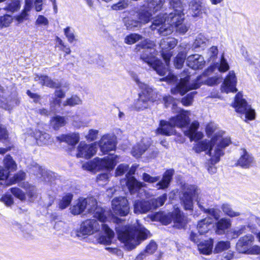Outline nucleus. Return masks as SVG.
<instances>
[{"label":"nucleus","mask_w":260,"mask_h":260,"mask_svg":"<svg viewBox=\"0 0 260 260\" xmlns=\"http://www.w3.org/2000/svg\"><path fill=\"white\" fill-rule=\"evenodd\" d=\"M206 132L208 137L213 135L211 140L200 141L193 148L198 153L208 150L207 153L211 157V163L214 165L220 160V157L224 154V149L231 143V140L230 137L225 136L224 132L219 130L214 123L208 124Z\"/></svg>","instance_id":"f257e3e1"},{"label":"nucleus","mask_w":260,"mask_h":260,"mask_svg":"<svg viewBox=\"0 0 260 260\" xmlns=\"http://www.w3.org/2000/svg\"><path fill=\"white\" fill-rule=\"evenodd\" d=\"M169 14L160 13L154 18L151 25L152 30L156 29L160 25L161 26L158 29V33L161 36H168L172 33L175 28L177 32L180 34H185L189 26L183 23L184 14L183 6H175Z\"/></svg>","instance_id":"f03ea898"},{"label":"nucleus","mask_w":260,"mask_h":260,"mask_svg":"<svg viewBox=\"0 0 260 260\" xmlns=\"http://www.w3.org/2000/svg\"><path fill=\"white\" fill-rule=\"evenodd\" d=\"M154 46V44L152 41L146 39L138 44L136 49L141 52V59L152 68L158 75H167V77L163 78L161 80L170 83L174 81L176 79V77L171 74L169 69L164 66L161 62L156 58V51Z\"/></svg>","instance_id":"7ed1b4c3"},{"label":"nucleus","mask_w":260,"mask_h":260,"mask_svg":"<svg viewBox=\"0 0 260 260\" xmlns=\"http://www.w3.org/2000/svg\"><path fill=\"white\" fill-rule=\"evenodd\" d=\"M119 240L124 244L127 250L136 248L149 237L150 233L138 220L131 225L123 226L117 223L115 227Z\"/></svg>","instance_id":"20e7f679"},{"label":"nucleus","mask_w":260,"mask_h":260,"mask_svg":"<svg viewBox=\"0 0 260 260\" xmlns=\"http://www.w3.org/2000/svg\"><path fill=\"white\" fill-rule=\"evenodd\" d=\"M200 189L195 185L184 184L182 189V195L181 197L182 205L186 210H192L193 198L196 199L199 208L205 213L213 217L215 220L220 217V211L212 208L206 209L205 207V196L200 194Z\"/></svg>","instance_id":"39448f33"},{"label":"nucleus","mask_w":260,"mask_h":260,"mask_svg":"<svg viewBox=\"0 0 260 260\" xmlns=\"http://www.w3.org/2000/svg\"><path fill=\"white\" fill-rule=\"evenodd\" d=\"M213 71V67L209 68L202 75L199 76L191 83L189 82L190 77L189 76L181 78L179 83L175 88L171 89L172 93L173 94L179 93L181 95H183L190 89H196L199 88L201 84L203 83L209 86H213L219 83L221 81L220 77H208Z\"/></svg>","instance_id":"423d86ee"},{"label":"nucleus","mask_w":260,"mask_h":260,"mask_svg":"<svg viewBox=\"0 0 260 260\" xmlns=\"http://www.w3.org/2000/svg\"><path fill=\"white\" fill-rule=\"evenodd\" d=\"M70 209L71 213L75 215L81 214L86 209L88 213L92 214L93 217L99 221L105 222L107 221L108 212L98 205L96 199L93 197L79 198Z\"/></svg>","instance_id":"0eeeda50"},{"label":"nucleus","mask_w":260,"mask_h":260,"mask_svg":"<svg viewBox=\"0 0 260 260\" xmlns=\"http://www.w3.org/2000/svg\"><path fill=\"white\" fill-rule=\"evenodd\" d=\"M151 219L154 221H159L164 224L167 225L174 222V226L177 229L184 228L186 224V217L179 208L175 209L174 211L168 215L162 212H157L152 215Z\"/></svg>","instance_id":"6e6552de"},{"label":"nucleus","mask_w":260,"mask_h":260,"mask_svg":"<svg viewBox=\"0 0 260 260\" xmlns=\"http://www.w3.org/2000/svg\"><path fill=\"white\" fill-rule=\"evenodd\" d=\"M165 2L164 0H148L145 2L138 12L141 23L145 24L149 22L155 13L163 9Z\"/></svg>","instance_id":"1a4fd4ad"},{"label":"nucleus","mask_w":260,"mask_h":260,"mask_svg":"<svg viewBox=\"0 0 260 260\" xmlns=\"http://www.w3.org/2000/svg\"><path fill=\"white\" fill-rule=\"evenodd\" d=\"M167 199L166 193L163 194L156 199L150 200L138 199L134 203V212L136 214H145L162 206Z\"/></svg>","instance_id":"9d476101"},{"label":"nucleus","mask_w":260,"mask_h":260,"mask_svg":"<svg viewBox=\"0 0 260 260\" xmlns=\"http://www.w3.org/2000/svg\"><path fill=\"white\" fill-rule=\"evenodd\" d=\"M118 158V156L116 155H110L103 158L96 157L92 160L84 164L82 167L90 171L104 169L112 170L116 166Z\"/></svg>","instance_id":"9b49d317"},{"label":"nucleus","mask_w":260,"mask_h":260,"mask_svg":"<svg viewBox=\"0 0 260 260\" xmlns=\"http://www.w3.org/2000/svg\"><path fill=\"white\" fill-rule=\"evenodd\" d=\"M234 107L237 112L244 115L245 119L252 120L254 118V111L247 104L246 101L242 99V95L240 93L236 95Z\"/></svg>","instance_id":"f8f14e48"},{"label":"nucleus","mask_w":260,"mask_h":260,"mask_svg":"<svg viewBox=\"0 0 260 260\" xmlns=\"http://www.w3.org/2000/svg\"><path fill=\"white\" fill-rule=\"evenodd\" d=\"M177 43V40L173 38L162 39L160 42L159 45L161 49V55L165 61L166 67L169 69L170 60L172 56V51L170 50L176 46Z\"/></svg>","instance_id":"ddd939ff"},{"label":"nucleus","mask_w":260,"mask_h":260,"mask_svg":"<svg viewBox=\"0 0 260 260\" xmlns=\"http://www.w3.org/2000/svg\"><path fill=\"white\" fill-rule=\"evenodd\" d=\"M136 168L137 166L134 165L130 168L128 172L126 175L127 179L126 183L131 194H134L137 192H139V194H142L145 192V191L141 188L143 187V183L138 181L135 177L132 176L135 174Z\"/></svg>","instance_id":"4468645a"},{"label":"nucleus","mask_w":260,"mask_h":260,"mask_svg":"<svg viewBox=\"0 0 260 260\" xmlns=\"http://www.w3.org/2000/svg\"><path fill=\"white\" fill-rule=\"evenodd\" d=\"M112 209L113 212L121 216H125L129 212L128 201L125 197L115 198L112 201Z\"/></svg>","instance_id":"2eb2a0df"},{"label":"nucleus","mask_w":260,"mask_h":260,"mask_svg":"<svg viewBox=\"0 0 260 260\" xmlns=\"http://www.w3.org/2000/svg\"><path fill=\"white\" fill-rule=\"evenodd\" d=\"M101 225L95 219H87L83 221L79 230L77 231V236L80 237L82 236L89 235L100 230Z\"/></svg>","instance_id":"dca6fc26"},{"label":"nucleus","mask_w":260,"mask_h":260,"mask_svg":"<svg viewBox=\"0 0 260 260\" xmlns=\"http://www.w3.org/2000/svg\"><path fill=\"white\" fill-rule=\"evenodd\" d=\"M131 76L136 82L140 90L139 96L141 98V100H144V99H146L148 100V101H153L154 91L153 88L148 84L140 81L136 74H132Z\"/></svg>","instance_id":"f3484780"},{"label":"nucleus","mask_w":260,"mask_h":260,"mask_svg":"<svg viewBox=\"0 0 260 260\" xmlns=\"http://www.w3.org/2000/svg\"><path fill=\"white\" fill-rule=\"evenodd\" d=\"M188 6L194 17H200L203 13L207 14L209 10L204 0H190Z\"/></svg>","instance_id":"a211bd4d"},{"label":"nucleus","mask_w":260,"mask_h":260,"mask_svg":"<svg viewBox=\"0 0 260 260\" xmlns=\"http://www.w3.org/2000/svg\"><path fill=\"white\" fill-rule=\"evenodd\" d=\"M96 152L95 144H87L84 142H81L77 147V157L89 158L93 156Z\"/></svg>","instance_id":"6ab92c4d"},{"label":"nucleus","mask_w":260,"mask_h":260,"mask_svg":"<svg viewBox=\"0 0 260 260\" xmlns=\"http://www.w3.org/2000/svg\"><path fill=\"white\" fill-rule=\"evenodd\" d=\"M190 112L182 110L175 117L170 118V121L175 127L183 128L188 126L190 123Z\"/></svg>","instance_id":"aec40b11"},{"label":"nucleus","mask_w":260,"mask_h":260,"mask_svg":"<svg viewBox=\"0 0 260 260\" xmlns=\"http://www.w3.org/2000/svg\"><path fill=\"white\" fill-rule=\"evenodd\" d=\"M237 78L234 71H230L228 75L224 80L221 87L222 92H236L237 91L236 88Z\"/></svg>","instance_id":"412c9836"},{"label":"nucleus","mask_w":260,"mask_h":260,"mask_svg":"<svg viewBox=\"0 0 260 260\" xmlns=\"http://www.w3.org/2000/svg\"><path fill=\"white\" fill-rule=\"evenodd\" d=\"M25 135L34 137L39 146L47 145L51 142L50 135L44 132L37 130L34 131L30 128L27 130Z\"/></svg>","instance_id":"4be33fe9"},{"label":"nucleus","mask_w":260,"mask_h":260,"mask_svg":"<svg viewBox=\"0 0 260 260\" xmlns=\"http://www.w3.org/2000/svg\"><path fill=\"white\" fill-rule=\"evenodd\" d=\"M254 237L252 235H247L240 238L236 244V249L240 253L248 252L253 244Z\"/></svg>","instance_id":"5701e85b"},{"label":"nucleus","mask_w":260,"mask_h":260,"mask_svg":"<svg viewBox=\"0 0 260 260\" xmlns=\"http://www.w3.org/2000/svg\"><path fill=\"white\" fill-rule=\"evenodd\" d=\"M101 151L104 154L114 150L116 143L113 137L109 135L103 136L99 142Z\"/></svg>","instance_id":"b1692460"},{"label":"nucleus","mask_w":260,"mask_h":260,"mask_svg":"<svg viewBox=\"0 0 260 260\" xmlns=\"http://www.w3.org/2000/svg\"><path fill=\"white\" fill-rule=\"evenodd\" d=\"M30 172L45 182H51L53 180L54 174L52 172L43 169L37 164L30 169Z\"/></svg>","instance_id":"393cba45"},{"label":"nucleus","mask_w":260,"mask_h":260,"mask_svg":"<svg viewBox=\"0 0 260 260\" xmlns=\"http://www.w3.org/2000/svg\"><path fill=\"white\" fill-rule=\"evenodd\" d=\"M103 233L98 238V242L104 245H110L115 235L114 231L110 228L108 225L103 223L102 224Z\"/></svg>","instance_id":"a878e982"},{"label":"nucleus","mask_w":260,"mask_h":260,"mask_svg":"<svg viewBox=\"0 0 260 260\" xmlns=\"http://www.w3.org/2000/svg\"><path fill=\"white\" fill-rule=\"evenodd\" d=\"M150 145L148 139L143 138L133 147L131 153L136 158H139L148 149Z\"/></svg>","instance_id":"bb28decb"},{"label":"nucleus","mask_w":260,"mask_h":260,"mask_svg":"<svg viewBox=\"0 0 260 260\" xmlns=\"http://www.w3.org/2000/svg\"><path fill=\"white\" fill-rule=\"evenodd\" d=\"M199 127V123L197 121H193L188 128L184 131L186 136L189 138L191 141H197L203 137L202 133L198 132Z\"/></svg>","instance_id":"cd10ccee"},{"label":"nucleus","mask_w":260,"mask_h":260,"mask_svg":"<svg viewBox=\"0 0 260 260\" xmlns=\"http://www.w3.org/2000/svg\"><path fill=\"white\" fill-rule=\"evenodd\" d=\"M205 63L204 57L197 54L189 56L186 59L187 66L194 70L203 68Z\"/></svg>","instance_id":"c85d7f7f"},{"label":"nucleus","mask_w":260,"mask_h":260,"mask_svg":"<svg viewBox=\"0 0 260 260\" xmlns=\"http://www.w3.org/2000/svg\"><path fill=\"white\" fill-rule=\"evenodd\" d=\"M242 154L236 164L244 169H248L254 164V158L246 150H242Z\"/></svg>","instance_id":"c756f323"},{"label":"nucleus","mask_w":260,"mask_h":260,"mask_svg":"<svg viewBox=\"0 0 260 260\" xmlns=\"http://www.w3.org/2000/svg\"><path fill=\"white\" fill-rule=\"evenodd\" d=\"M34 79L42 85L50 88H55L60 86V84L58 81L52 80L50 77L46 75H36Z\"/></svg>","instance_id":"7c9ffc66"},{"label":"nucleus","mask_w":260,"mask_h":260,"mask_svg":"<svg viewBox=\"0 0 260 260\" xmlns=\"http://www.w3.org/2000/svg\"><path fill=\"white\" fill-rule=\"evenodd\" d=\"M1 105L3 108L10 111L14 107L19 104L20 101L17 96L6 98L3 96H0Z\"/></svg>","instance_id":"2f4dec72"},{"label":"nucleus","mask_w":260,"mask_h":260,"mask_svg":"<svg viewBox=\"0 0 260 260\" xmlns=\"http://www.w3.org/2000/svg\"><path fill=\"white\" fill-rule=\"evenodd\" d=\"M175 126L172 124L170 120L166 121L161 120L160 121L159 127L156 129V133L164 135L170 136L175 133L174 129Z\"/></svg>","instance_id":"473e14b6"},{"label":"nucleus","mask_w":260,"mask_h":260,"mask_svg":"<svg viewBox=\"0 0 260 260\" xmlns=\"http://www.w3.org/2000/svg\"><path fill=\"white\" fill-rule=\"evenodd\" d=\"M174 172L172 169L166 171L163 175L162 179L156 183L155 187L158 189H164L167 188L171 181Z\"/></svg>","instance_id":"72a5a7b5"},{"label":"nucleus","mask_w":260,"mask_h":260,"mask_svg":"<svg viewBox=\"0 0 260 260\" xmlns=\"http://www.w3.org/2000/svg\"><path fill=\"white\" fill-rule=\"evenodd\" d=\"M56 139L60 142H65L69 145L74 146L79 142L80 137L77 133H71L57 136Z\"/></svg>","instance_id":"f704fd0d"},{"label":"nucleus","mask_w":260,"mask_h":260,"mask_svg":"<svg viewBox=\"0 0 260 260\" xmlns=\"http://www.w3.org/2000/svg\"><path fill=\"white\" fill-rule=\"evenodd\" d=\"M213 219L207 217L200 220L198 224L197 229L200 235L206 233L212 226Z\"/></svg>","instance_id":"c9c22d12"},{"label":"nucleus","mask_w":260,"mask_h":260,"mask_svg":"<svg viewBox=\"0 0 260 260\" xmlns=\"http://www.w3.org/2000/svg\"><path fill=\"white\" fill-rule=\"evenodd\" d=\"M213 241L210 239L204 241L198 244V250L201 253L205 255H209L212 253Z\"/></svg>","instance_id":"e433bc0d"},{"label":"nucleus","mask_w":260,"mask_h":260,"mask_svg":"<svg viewBox=\"0 0 260 260\" xmlns=\"http://www.w3.org/2000/svg\"><path fill=\"white\" fill-rule=\"evenodd\" d=\"M209 38L203 34H199L196 37L193 46L194 48H201L204 49L209 44Z\"/></svg>","instance_id":"4c0bfd02"},{"label":"nucleus","mask_w":260,"mask_h":260,"mask_svg":"<svg viewBox=\"0 0 260 260\" xmlns=\"http://www.w3.org/2000/svg\"><path fill=\"white\" fill-rule=\"evenodd\" d=\"M33 0H25V6L21 13L16 16L15 19L19 23L26 20L29 12L32 7Z\"/></svg>","instance_id":"58836bf2"},{"label":"nucleus","mask_w":260,"mask_h":260,"mask_svg":"<svg viewBox=\"0 0 260 260\" xmlns=\"http://www.w3.org/2000/svg\"><path fill=\"white\" fill-rule=\"evenodd\" d=\"M21 187L26 190V194L30 202H33L37 198V189L35 186L30 185L28 182H23L21 185Z\"/></svg>","instance_id":"ea45409f"},{"label":"nucleus","mask_w":260,"mask_h":260,"mask_svg":"<svg viewBox=\"0 0 260 260\" xmlns=\"http://www.w3.org/2000/svg\"><path fill=\"white\" fill-rule=\"evenodd\" d=\"M231 223L230 219L223 218H221L216 223V231L218 234H222L225 230L231 226Z\"/></svg>","instance_id":"a19ab883"},{"label":"nucleus","mask_w":260,"mask_h":260,"mask_svg":"<svg viewBox=\"0 0 260 260\" xmlns=\"http://www.w3.org/2000/svg\"><path fill=\"white\" fill-rule=\"evenodd\" d=\"M51 125L55 130L58 129L60 127L64 126L67 123L65 117L60 116H56L52 118Z\"/></svg>","instance_id":"79ce46f5"},{"label":"nucleus","mask_w":260,"mask_h":260,"mask_svg":"<svg viewBox=\"0 0 260 260\" xmlns=\"http://www.w3.org/2000/svg\"><path fill=\"white\" fill-rule=\"evenodd\" d=\"M4 164L7 170L3 169V170L7 171L8 174L9 172L8 170L14 171L16 169L17 165L12 157L9 155H7L4 159Z\"/></svg>","instance_id":"37998d69"},{"label":"nucleus","mask_w":260,"mask_h":260,"mask_svg":"<svg viewBox=\"0 0 260 260\" xmlns=\"http://www.w3.org/2000/svg\"><path fill=\"white\" fill-rule=\"evenodd\" d=\"M20 8V2L19 0H11L7 3L6 6L4 8L5 10L14 12Z\"/></svg>","instance_id":"c03bdc74"},{"label":"nucleus","mask_w":260,"mask_h":260,"mask_svg":"<svg viewBox=\"0 0 260 260\" xmlns=\"http://www.w3.org/2000/svg\"><path fill=\"white\" fill-rule=\"evenodd\" d=\"M25 178V173L22 171H19L9 181H6V185H10L11 184H16L24 180Z\"/></svg>","instance_id":"a18cd8bd"},{"label":"nucleus","mask_w":260,"mask_h":260,"mask_svg":"<svg viewBox=\"0 0 260 260\" xmlns=\"http://www.w3.org/2000/svg\"><path fill=\"white\" fill-rule=\"evenodd\" d=\"M73 199V194L70 193H67L58 203V207L61 209H64L69 206Z\"/></svg>","instance_id":"49530a36"},{"label":"nucleus","mask_w":260,"mask_h":260,"mask_svg":"<svg viewBox=\"0 0 260 260\" xmlns=\"http://www.w3.org/2000/svg\"><path fill=\"white\" fill-rule=\"evenodd\" d=\"M12 17L8 14L0 16V29L8 27L13 22Z\"/></svg>","instance_id":"de8ad7c7"},{"label":"nucleus","mask_w":260,"mask_h":260,"mask_svg":"<svg viewBox=\"0 0 260 260\" xmlns=\"http://www.w3.org/2000/svg\"><path fill=\"white\" fill-rule=\"evenodd\" d=\"M186 54L184 52H181L178 54L174 59V66L177 69H180L183 67Z\"/></svg>","instance_id":"09e8293b"},{"label":"nucleus","mask_w":260,"mask_h":260,"mask_svg":"<svg viewBox=\"0 0 260 260\" xmlns=\"http://www.w3.org/2000/svg\"><path fill=\"white\" fill-rule=\"evenodd\" d=\"M221 208L224 213L231 217L238 216L240 215L239 212L234 211L229 204H223Z\"/></svg>","instance_id":"8fccbe9b"},{"label":"nucleus","mask_w":260,"mask_h":260,"mask_svg":"<svg viewBox=\"0 0 260 260\" xmlns=\"http://www.w3.org/2000/svg\"><path fill=\"white\" fill-rule=\"evenodd\" d=\"M141 22L139 20H136L129 18L125 22V25L127 29L129 30H135L138 29L141 26Z\"/></svg>","instance_id":"3c124183"},{"label":"nucleus","mask_w":260,"mask_h":260,"mask_svg":"<svg viewBox=\"0 0 260 260\" xmlns=\"http://www.w3.org/2000/svg\"><path fill=\"white\" fill-rule=\"evenodd\" d=\"M230 247V243L229 241H219L215 245L214 252L218 253L228 250Z\"/></svg>","instance_id":"603ef678"},{"label":"nucleus","mask_w":260,"mask_h":260,"mask_svg":"<svg viewBox=\"0 0 260 260\" xmlns=\"http://www.w3.org/2000/svg\"><path fill=\"white\" fill-rule=\"evenodd\" d=\"M82 103L81 99L76 95H72L70 98L67 99L63 103V106H74Z\"/></svg>","instance_id":"864d4df0"},{"label":"nucleus","mask_w":260,"mask_h":260,"mask_svg":"<svg viewBox=\"0 0 260 260\" xmlns=\"http://www.w3.org/2000/svg\"><path fill=\"white\" fill-rule=\"evenodd\" d=\"M10 190L12 194L16 198L22 201L25 200L26 194L20 188L13 187L10 188Z\"/></svg>","instance_id":"5fc2aeb1"},{"label":"nucleus","mask_w":260,"mask_h":260,"mask_svg":"<svg viewBox=\"0 0 260 260\" xmlns=\"http://www.w3.org/2000/svg\"><path fill=\"white\" fill-rule=\"evenodd\" d=\"M141 38L142 37L139 35L132 34L125 37L124 42L127 44H133L140 40Z\"/></svg>","instance_id":"6e6d98bb"},{"label":"nucleus","mask_w":260,"mask_h":260,"mask_svg":"<svg viewBox=\"0 0 260 260\" xmlns=\"http://www.w3.org/2000/svg\"><path fill=\"white\" fill-rule=\"evenodd\" d=\"M148 102V100L146 99H144V100H141V98L139 96V99L138 100L135 102L134 104L135 108L140 110H143L144 109H145L147 107L148 104L147 102Z\"/></svg>","instance_id":"4d7b16f0"},{"label":"nucleus","mask_w":260,"mask_h":260,"mask_svg":"<svg viewBox=\"0 0 260 260\" xmlns=\"http://www.w3.org/2000/svg\"><path fill=\"white\" fill-rule=\"evenodd\" d=\"M217 67L218 71L220 72H225L229 69V65L223 56L221 57L219 63H217Z\"/></svg>","instance_id":"13d9d810"},{"label":"nucleus","mask_w":260,"mask_h":260,"mask_svg":"<svg viewBox=\"0 0 260 260\" xmlns=\"http://www.w3.org/2000/svg\"><path fill=\"white\" fill-rule=\"evenodd\" d=\"M109 174L108 173H102L97 176L96 181L100 185H104L109 181Z\"/></svg>","instance_id":"bf43d9fd"},{"label":"nucleus","mask_w":260,"mask_h":260,"mask_svg":"<svg viewBox=\"0 0 260 260\" xmlns=\"http://www.w3.org/2000/svg\"><path fill=\"white\" fill-rule=\"evenodd\" d=\"M197 92L196 91L191 92V93L188 94L186 96L182 98L181 100V102L182 104L184 106H188L191 104L194 95Z\"/></svg>","instance_id":"052dcab7"},{"label":"nucleus","mask_w":260,"mask_h":260,"mask_svg":"<svg viewBox=\"0 0 260 260\" xmlns=\"http://www.w3.org/2000/svg\"><path fill=\"white\" fill-rule=\"evenodd\" d=\"M64 33L70 43H72L75 40L74 34L70 27L64 29Z\"/></svg>","instance_id":"680f3d73"},{"label":"nucleus","mask_w":260,"mask_h":260,"mask_svg":"<svg viewBox=\"0 0 260 260\" xmlns=\"http://www.w3.org/2000/svg\"><path fill=\"white\" fill-rule=\"evenodd\" d=\"M143 180L146 182L153 183L158 181L160 179L159 176L152 177L147 173H144L142 176Z\"/></svg>","instance_id":"e2e57ef3"},{"label":"nucleus","mask_w":260,"mask_h":260,"mask_svg":"<svg viewBox=\"0 0 260 260\" xmlns=\"http://www.w3.org/2000/svg\"><path fill=\"white\" fill-rule=\"evenodd\" d=\"M128 166L126 164H120L116 169L115 176H119L122 175L126 171H127Z\"/></svg>","instance_id":"0e129e2a"},{"label":"nucleus","mask_w":260,"mask_h":260,"mask_svg":"<svg viewBox=\"0 0 260 260\" xmlns=\"http://www.w3.org/2000/svg\"><path fill=\"white\" fill-rule=\"evenodd\" d=\"M157 248L156 243L153 241H151L149 244L146 246L145 252L148 254L153 253Z\"/></svg>","instance_id":"69168bd1"},{"label":"nucleus","mask_w":260,"mask_h":260,"mask_svg":"<svg viewBox=\"0 0 260 260\" xmlns=\"http://www.w3.org/2000/svg\"><path fill=\"white\" fill-rule=\"evenodd\" d=\"M128 6L127 1H122L112 6V9L114 10H122L126 8Z\"/></svg>","instance_id":"338daca9"},{"label":"nucleus","mask_w":260,"mask_h":260,"mask_svg":"<svg viewBox=\"0 0 260 260\" xmlns=\"http://www.w3.org/2000/svg\"><path fill=\"white\" fill-rule=\"evenodd\" d=\"M36 25L39 26H47L49 23L47 18L43 15H39L36 21Z\"/></svg>","instance_id":"774afa93"}]
</instances>
